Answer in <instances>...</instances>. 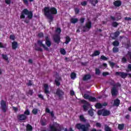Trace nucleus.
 Returning a JSON list of instances; mask_svg holds the SVG:
<instances>
[{"mask_svg":"<svg viewBox=\"0 0 131 131\" xmlns=\"http://www.w3.org/2000/svg\"><path fill=\"white\" fill-rule=\"evenodd\" d=\"M118 129L122 130L124 128V124H119L118 126Z\"/></svg>","mask_w":131,"mask_h":131,"instance_id":"nucleus-30","label":"nucleus"},{"mask_svg":"<svg viewBox=\"0 0 131 131\" xmlns=\"http://www.w3.org/2000/svg\"><path fill=\"white\" fill-rule=\"evenodd\" d=\"M18 42L15 41H13L11 45L12 50H16V49L18 48Z\"/></svg>","mask_w":131,"mask_h":131,"instance_id":"nucleus-16","label":"nucleus"},{"mask_svg":"<svg viewBox=\"0 0 131 131\" xmlns=\"http://www.w3.org/2000/svg\"><path fill=\"white\" fill-rule=\"evenodd\" d=\"M2 57L4 60H5V61H7V62L9 63V57H8V56L7 55L2 54Z\"/></svg>","mask_w":131,"mask_h":131,"instance_id":"nucleus-32","label":"nucleus"},{"mask_svg":"<svg viewBox=\"0 0 131 131\" xmlns=\"http://www.w3.org/2000/svg\"><path fill=\"white\" fill-rule=\"evenodd\" d=\"M95 108H96V109H101V108H102L103 105L100 103H97L95 105Z\"/></svg>","mask_w":131,"mask_h":131,"instance_id":"nucleus-24","label":"nucleus"},{"mask_svg":"<svg viewBox=\"0 0 131 131\" xmlns=\"http://www.w3.org/2000/svg\"><path fill=\"white\" fill-rule=\"evenodd\" d=\"M55 83L56 85H57V86H60V85H61V83L60 82V81H59V80H58V79H55Z\"/></svg>","mask_w":131,"mask_h":131,"instance_id":"nucleus-38","label":"nucleus"},{"mask_svg":"<svg viewBox=\"0 0 131 131\" xmlns=\"http://www.w3.org/2000/svg\"><path fill=\"white\" fill-rule=\"evenodd\" d=\"M36 51H38V52H42V49L41 48L38 47L37 48H35Z\"/></svg>","mask_w":131,"mask_h":131,"instance_id":"nucleus-63","label":"nucleus"},{"mask_svg":"<svg viewBox=\"0 0 131 131\" xmlns=\"http://www.w3.org/2000/svg\"><path fill=\"white\" fill-rule=\"evenodd\" d=\"M120 35V32H119V31H116L114 34L115 37H118V36H119Z\"/></svg>","mask_w":131,"mask_h":131,"instance_id":"nucleus-39","label":"nucleus"},{"mask_svg":"<svg viewBox=\"0 0 131 131\" xmlns=\"http://www.w3.org/2000/svg\"><path fill=\"white\" fill-rule=\"evenodd\" d=\"M43 11L45 16H46L47 18L49 20L50 23L54 21V16L53 15H57V14H58L57 8L55 7H45Z\"/></svg>","mask_w":131,"mask_h":131,"instance_id":"nucleus-1","label":"nucleus"},{"mask_svg":"<svg viewBox=\"0 0 131 131\" xmlns=\"http://www.w3.org/2000/svg\"><path fill=\"white\" fill-rule=\"evenodd\" d=\"M37 44L40 46V47H42V48L44 49V50H45V51H47L48 52H49V48H48L47 47H46V45H45V44L42 43V41L40 40H38L37 41Z\"/></svg>","mask_w":131,"mask_h":131,"instance_id":"nucleus-11","label":"nucleus"},{"mask_svg":"<svg viewBox=\"0 0 131 131\" xmlns=\"http://www.w3.org/2000/svg\"><path fill=\"white\" fill-rule=\"evenodd\" d=\"M81 5L83 7H85V6H86L88 5V2L86 1L82 2H81Z\"/></svg>","mask_w":131,"mask_h":131,"instance_id":"nucleus-48","label":"nucleus"},{"mask_svg":"<svg viewBox=\"0 0 131 131\" xmlns=\"http://www.w3.org/2000/svg\"><path fill=\"white\" fill-rule=\"evenodd\" d=\"M1 109L2 112L6 113L9 110V106L7 104V101L2 100L1 101Z\"/></svg>","mask_w":131,"mask_h":131,"instance_id":"nucleus-4","label":"nucleus"},{"mask_svg":"<svg viewBox=\"0 0 131 131\" xmlns=\"http://www.w3.org/2000/svg\"><path fill=\"white\" fill-rule=\"evenodd\" d=\"M27 84L28 86H31V85H32V81L31 80H29V82Z\"/></svg>","mask_w":131,"mask_h":131,"instance_id":"nucleus-58","label":"nucleus"},{"mask_svg":"<svg viewBox=\"0 0 131 131\" xmlns=\"http://www.w3.org/2000/svg\"><path fill=\"white\" fill-rule=\"evenodd\" d=\"M23 2L24 4V5H26V6H28L29 3H28V0H23Z\"/></svg>","mask_w":131,"mask_h":131,"instance_id":"nucleus-56","label":"nucleus"},{"mask_svg":"<svg viewBox=\"0 0 131 131\" xmlns=\"http://www.w3.org/2000/svg\"><path fill=\"white\" fill-rule=\"evenodd\" d=\"M53 40L55 43L59 45L61 42V36L59 34H55L53 36Z\"/></svg>","mask_w":131,"mask_h":131,"instance_id":"nucleus-10","label":"nucleus"},{"mask_svg":"<svg viewBox=\"0 0 131 131\" xmlns=\"http://www.w3.org/2000/svg\"><path fill=\"white\" fill-rule=\"evenodd\" d=\"M50 129L51 131H61V129L57 128L54 125H50Z\"/></svg>","mask_w":131,"mask_h":131,"instance_id":"nucleus-20","label":"nucleus"},{"mask_svg":"<svg viewBox=\"0 0 131 131\" xmlns=\"http://www.w3.org/2000/svg\"><path fill=\"white\" fill-rule=\"evenodd\" d=\"M17 119L20 121H23L27 119V116L24 114H20L17 116Z\"/></svg>","mask_w":131,"mask_h":131,"instance_id":"nucleus-13","label":"nucleus"},{"mask_svg":"<svg viewBox=\"0 0 131 131\" xmlns=\"http://www.w3.org/2000/svg\"><path fill=\"white\" fill-rule=\"evenodd\" d=\"M100 60H102L103 61H107V60H108V58L106 57V56L104 55H101L100 56Z\"/></svg>","mask_w":131,"mask_h":131,"instance_id":"nucleus-40","label":"nucleus"},{"mask_svg":"<svg viewBox=\"0 0 131 131\" xmlns=\"http://www.w3.org/2000/svg\"><path fill=\"white\" fill-rule=\"evenodd\" d=\"M71 41V38H70V37H69V36H67L66 37V41L64 42V43H66V45H68Z\"/></svg>","mask_w":131,"mask_h":131,"instance_id":"nucleus-25","label":"nucleus"},{"mask_svg":"<svg viewBox=\"0 0 131 131\" xmlns=\"http://www.w3.org/2000/svg\"><path fill=\"white\" fill-rule=\"evenodd\" d=\"M118 52H119V48H118V47H114L113 48V53L115 54L118 53Z\"/></svg>","mask_w":131,"mask_h":131,"instance_id":"nucleus-33","label":"nucleus"},{"mask_svg":"<svg viewBox=\"0 0 131 131\" xmlns=\"http://www.w3.org/2000/svg\"><path fill=\"white\" fill-rule=\"evenodd\" d=\"M85 20V19L83 17L80 18V22L81 24H83V23H84Z\"/></svg>","mask_w":131,"mask_h":131,"instance_id":"nucleus-50","label":"nucleus"},{"mask_svg":"<svg viewBox=\"0 0 131 131\" xmlns=\"http://www.w3.org/2000/svg\"><path fill=\"white\" fill-rule=\"evenodd\" d=\"M38 97L39 99H41V100H45V98H43V96L41 94H38Z\"/></svg>","mask_w":131,"mask_h":131,"instance_id":"nucleus-60","label":"nucleus"},{"mask_svg":"<svg viewBox=\"0 0 131 131\" xmlns=\"http://www.w3.org/2000/svg\"><path fill=\"white\" fill-rule=\"evenodd\" d=\"M101 73V71H100V69L96 68L95 69V74H96V75H100Z\"/></svg>","mask_w":131,"mask_h":131,"instance_id":"nucleus-41","label":"nucleus"},{"mask_svg":"<svg viewBox=\"0 0 131 131\" xmlns=\"http://www.w3.org/2000/svg\"><path fill=\"white\" fill-rule=\"evenodd\" d=\"M80 103L84 104V105L82 106L84 111H85V112L88 111L89 110V107H90V103L86 101V100L83 99L80 100Z\"/></svg>","mask_w":131,"mask_h":131,"instance_id":"nucleus-8","label":"nucleus"},{"mask_svg":"<svg viewBox=\"0 0 131 131\" xmlns=\"http://www.w3.org/2000/svg\"><path fill=\"white\" fill-rule=\"evenodd\" d=\"M71 23H72L73 24H75V23H77L78 22V18H71Z\"/></svg>","mask_w":131,"mask_h":131,"instance_id":"nucleus-27","label":"nucleus"},{"mask_svg":"<svg viewBox=\"0 0 131 131\" xmlns=\"http://www.w3.org/2000/svg\"><path fill=\"white\" fill-rule=\"evenodd\" d=\"M104 131H112V129L107 124H104Z\"/></svg>","mask_w":131,"mask_h":131,"instance_id":"nucleus-23","label":"nucleus"},{"mask_svg":"<svg viewBox=\"0 0 131 131\" xmlns=\"http://www.w3.org/2000/svg\"><path fill=\"white\" fill-rule=\"evenodd\" d=\"M121 61L122 63H123L124 64H125V63L127 62V59H126V58H125V57H123L122 58Z\"/></svg>","mask_w":131,"mask_h":131,"instance_id":"nucleus-44","label":"nucleus"},{"mask_svg":"<svg viewBox=\"0 0 131 131\" xmlns=\"http://www.w3.org/2000/svg\"><path fill=\"white\" fill-rule=\"evenodd\" d=\"M79 119L80 121H82V122H85V121H86V120L85 119V118H84V117H83V116L82 115L80 116Z\"/></svg>","mask_w":131,"mask_h":131,"instance_id":"nucleus-36","label":"nucleus"},{"mask_svg":"<svg viewBox=\"0 0 131 131\" xmlns=\"http://www.w3.org/2000/svg\"><path fill=\"white\" fill-rule=\"evenodd\" d=\"M114 86H115L116 88H117V86L120 88L121 87V84L119 82H118L115 85H114Z\"/></svg>","mask_w":131,"mask_h":131,"instance_id":"nucleus-57","label":"nucleus"},{"mask_svg":"<svg viewBox=\"0 0 131 131\" xmlns=\"http://www.w3.org/2000/svg\"><path fill=\"white\" fill-rule=\"evenodd\" d=\"M111 20H112L113 21H118L119 19H121V17L120 16L119 18H116L115 16H110Z\"/></svg>","mask_w":131,"mask_h":131,"instance_id":"nucleus-37","label":"nucleus"},{"mask_svg":"<svg viewBox=\"0 0 131 131\" xmlns=\"http://www.w3.org/2000/svg\"><path fill=\"white\" fill-rule=\"evenodd\" d=\"M110 66L112 68H114V66H115V63L112 62V61H109L108 62Z\"/></svg>","mask_w":131,"mask_h":131,"instance_id":"nucleus-46","label":"nucleus"},{"mask_svg":"<svg viewBox=\"0 0 131 131\" xmlns=\"http://www.w3.org/2000/svg\"><path fill=\"white\" fill-rule=\"evenodd\" d=\"M74 11L76 15L79 14V12H80V10L78 8H75L74 9Z\"/></svg>","mask_w":131,"mask_h":131,"instance_id":"nucleus-43","label":"nucleus"},{"mask_svg":"<svg viewBox=\"0 0 131 131\" xmlns=\"http://www.w3.org/2000/svg\"><path fill=\"white\" fill-rule=\"evenodd\" d=\"M112 45L114 47H119V41L116 40L113 42Z\"/></svg>","mask_w":131,"mask_h":131,"instance_id":"nucleus-29","label":"nucleus"},{"mask_svg":"<svg viewBox=\"0 0 131 131\" xmlns=\"http://www.w3.org/2000/svg\"><path fill=\"white\" fill-rule=\"evenodd\" d=\"M97 114L99 116L102 115V116H109L110 115V111L105 110L104 108L98 110L97 111Z\"/></svg>","mask_w":131,"mask_h":131,"instance_id":"nucleus-6","label":"nucleus"},{"mask_svg":"<svg viewBox=\"0 0 131 131\" xmlns=\"http://www.w3.org/2000/svg\"><path fill=\"white\" fill-rule=\"evenodd\" d=\"M76 128L77 129H81L82 131H89L91 127V124L87 123L86 124H82L81 123H77L75 125Z\"/></svg>","mask_w":131,"mask_h":131,"instance_id":"nucleus-3","label":"nucleus"},{"mask_svg":"<svg viewBox=\"0 0 131 131\" xmlns=\"http://www.w3.org/2000/svg\"><path fill=\"white\" fill-rule=\"evenodd\" d=\"M99 55H100V52L98 50H96L95 51H94V52L93 53V54H92V57H96L97 56H99Z\"/></svg>","mask_w":131,"mask_h":131,"instance_id":"nucleus-28","label":"nucleus"},{"mask_svg":"<svg viewBox=\"0 0 131 131\" xmlns=\"http://www.w3.org/2000/svg\"><path fill=\"white\" fill-rule=\"evenodd\" d=\"M89 101H90V102H97V98L90 96L89 99Z\"/></svg>","mask_w":131,"mask_h":131,"instance_id":"nucleus-26","label":"nucleus"},{"mask_svg":"<svg viewBox=\"0 0 131 131\" xmlns=\"http://www.w3.org/2000/svg\"><path fill=\"white\" fill-rule=\"evenodd\" d=\"M30 115V112H29V110H27L25 112H24V115Z\"/></svg>","mask_w":131,"mask_h":131,"instance_id":"nucleus-51","label":"nucleus"},{"mask_svg":"<svg viewBox=\"0 0 131 131\" xmlns=\"http://www.w3.org/2000/svg\"><path fill=\"white\" fill-rule=\"evenodd\" d=\"M60 53L62 55H66V51L64 49L60 50Z\"/></svg>","mask_w":131,"mask_h":131,"instance_id":"nucleus-49","label":"nucleus"},{"mask_svg":"<svg viewBox=\"0 0 131 131\" xmlns=\"http://www.w3.org/2000/svg\"><path fill=\"white\" fill-rule=\"evenodd\" d=\"M32 113L33 114H34V115H36V114H37V113H38V110L36 108H34L32 110Z\"/></svg>","mask_w":131,"mask_h":131,"instance_id":"nucleus-42","label":"nucleus"},{"mask_svg":"<svg viewBox=\"0 0 131 131\" xmlns=\"http://www.w3.org/2000/svg\"><path fill=\"white\" fill-rule=\"evenodd\" d=\"M88 114L91 116H94V109L92 108L88 111Z\"/></svg>","mask_w":131,"mask_h":131,"instance_id":"nucleus-31","label":"nucleus"},{"mask_svg":"<svg viewBox=\"0 0 131 131\" xmlns=\"http://www.w3.org/2000/svg\"><path fill=\"white\" fill-rule=\"evenodd\" d=\"M43 87L45 94L49 95V94H50V91H49V85L48 84H45Z\"/></svg>","mask_w":131,"mask_h":131,"instance_id":"nucleus-15","label":"nucleus"},{"mask_svg":"<svg viewBox=\"0 0 131 131\" xmlns=\"http://www.w3.org/2000/svg\"><path fill=\"white\" fill-rule=\"evenodd\" d=\"M71 78L72 79H75L76 78V73L73 72L71 74Z\"/></svg>","mask_w":131,"mask_h":131,"instance_id":"nucleus-35","label":"nucleus"},{"mask_svg":"<svg viewBox=\"0 0 131 131\" xmlns=\"http://www.w3.org/2000/svg\"><path fill=\"white\" fill-rule=\"evenodd\" d=\"M90 97H91V96L88 95L87 94H84L83 96L84 99H85L86 100H89V99H90Z\"/></svg>","mask_w":131,"mask_h":131,"instance_id":"nucleus-47","label":"nucleus"},{"mask_svg":"<svg viewBox=\"0 0 131 131\" xmlns=\"http://www.w3.org/2000/svg\"><path fill=\"white\" fill-rule=\"evenodd\" d=\"M55 32L58 33V34L59 35L61 33V32H62V30H61V28H57L55 30Z\"/></svg>","mask_w":131,"mask_h":131,"instance_id":"nucleus-45","label":"nucleus"},{"mask_svg":"<svg viewBox=\"0 0 131 131\" xmlns=\"http://www.w3.org/2000/svg\"><path fill=\"white\" fill-rule=\"evenodd\" d=\"M64 93L61 89L58 88L56 90V95L58 97L60 100H62L63 99V96L64 95Z\"/></svg>","mask_w":131,"mask_h":131,"instance_id":"nucleus-9","label":"nucleus"},{"mask_svg":"<svg viewBox=\"0 0 131 131\" xmlns=\"http://www.w3.org/2000/svg\"><path fill=\"white\" fill-rule=\"evenodd\" d=\"M40 122H41V125L42 126H45V125H47V123L46 122V121H41Z\"/></svg>","mask_w":131,"mask_h":131,"instance_id":"nucleus-59","label":"nucleus"},{"mask_svg":"<svg viewBox=\"0 0 131 131\" xmlns=\"http://www.w3.org/2000/svg\"><path fill=\"white\" fill-rule=\"evenodd\" d=\"M38 36L40 38H41L42 37H43V33H39V34H38Z\"/></svg>","mask_w":131,"mask_h":131,"instance_id":"nucleus-62","label":"nucleus"},{"mask_svg":"<svg viewBox=\"0 0 131 131\" xmlns=\"http://www.w3.org/2000/svg\"><path fill=\"white\" fill-rule=\"evenodd\" d=\"M121 4H122L121 1L119 0L116 1L113 3L114 6H115V7H120V6H121Z\"/></svg>","mask_w":131,"mask_h":131,"instance_id":"nucleus-17","label":"nucleus"},{"mask_svg":"<svg viewBox=\"0 0 131 131\" xmlns=\"http://www.w3.org/2000/svg\"><path fill=\"white\" fill-rule=\"evenodd\" d=\"M120 105V100L118 98L114 100V106H116V107H118Z\"/></svg>","mask_w":131,"mask_h":131,"instance_id":"nucleus-18","label":"nucleus"},{"mask_svg":"<svg viewBox=\"0 0 131 131\" xmlns=\"http://www.w3.org/2000/svg\"><path fill=\"white\" fill-rule=\"evenodd\" d=\"M10 39H11V40H15V35H10L9 37Z\"/></svg>","mask_w":131,"mask_h":131,"instance_id":"nucleus-52","label":"nucleus"},{"mask_svg":"<svg viewBox=\"0 0 131 131\" xmlns=\"http://www.w3.org/2000/svg\"><path fill=\"white\" fill-rule=\"evenodd\" d=\"M111 94L112 96H117V95H118V90H117V89H116L115 86H114L111 89Z\"/></svg>","mask_w":131,"mask_h":131,"instance_id":"nucleus-12","label":"nucleus"},{"mask_svg":"<svg viewBox=\"0 0 131 131\" xmlns=\"http://www.w3.org/2000/svg\"><path fill=\"white\" fill-rule=\"evenodd\" d=\"M28 94L30 95V96H32V95H33V90H29Z\"/></svg>","mask_w":131,"mask_h":131,"instance_id":"nucleus-55","label":"nucleus"},{"mask_svg":"<svg viewBox=\"0 0 131 131\" xmlns=\"http://www.w3.org/2000/svg\"><path fill=\"white\" fill-rule=\"evenodd\" d=\"M92 28V21H89L86 23L84 26H83L82 32H86L90 31V29Z\"/></svg>","mask_w":131,"mask_h":131,"instance_id":"nucleus-7","label":"nucleus"},{"mask_svg":"<svg viewBox=\"0 0 131 131\" xmlns=\"http://www.w3.org/2000/svg\"><path fill=\"white\" fill-rule=\"evenodd\" d=\"M115 75L116 76H120L121 78H123V79H124V78H126L127 75H128V77H130L131 78L130 73H125L123 72H116L115 73Z\"/></svg>","mask_w":131,"mask_h":131,"instance_id":"nucleus-5","label":"nucleus"},{"mask_svg":"<svg viewBox=\"0 0 131 131\" xmlns=\"http://www.w3.org/2000/svg\"><path fill=\"white\" fill-rule=\"evenodd\" d=\"M45 43L47 47H50L51 46H52V42H51V40H50V37L49 36H47L45 37Z\"/></svg>","mask_w":131,"mask_h":131,"instance_id":"nucleus-14","label":"nucleus"},{"mask_svg":"<svg viewBox=\"0 0 131 131\" xmlns=\"http://www.w3.org/2000/svg\"><path fill=\"white\" fill-rule=\"evenodd\" d=\"M112 25L113 27H115V28H116L118 25H119V23H117V21H114L112 23Z\"/></svg>","mask_w":131,"mask_h":131,"instance_id":"nucleus-34","label":"nucleus"},{"mask_svg":"<svg viewBox=\"0 0 131 131\" xmlns=\"http://www.w3.org/2000/svg\"><path fill=\"white\" fill-rule=\"evenodd\" d=\"M26 131H32L33 130V128L32 127V126L30 125V124H28L26 125Z\"/></svg>","mask_w":131,"mask_h":131,"instance_id":"nucleus-21","label":"nucleus"},{"mask_svg":"<svg viewBox=\"0 0 131 131\" xmlns=\"http://www.w3.org/2000/svg\"><path fill=\"white\" fill-rule=\"evenodd\" d=\"M103 76H107V75H109V73L107 72H103L102 73Z\"/></svg>","mask_w":131,"mask_h":131,"instance_id":"nucleus-61","label":"nucleus"},{"mask_svg":"<svg viewBox=\"0 0 131 131\" xmlns=\"http://www.w3.org/2000/svg\"><path fill=\"white\" fill-rule=\"evenodd\" d=\"M91 78H92V76H91L90 74H86L83 77V80L85 81L86 80H89V79H91Z\"/></svg>","mask_w":131,"mask_h":131,"instance_id":"nucleus-19","label":"nucleus"},{"mask_svg":"<svg viewBox=\"0 0 131 131\" xmlns=\"http://www.w3.org/2000/svg\"><path fill=\"white\" fill-rule=\"evenodd\" d=\"M124 20L125 21H130L131 20V17H126L124 18Z\"/></svg>","mask_w":131,"mask_h":131,"instance_id":"nucleus-64","label":"nucleus"},{"mask_svg":"<svg viewBox=\"0 0 131 131\" xmlns=\"http://www.w3.org/2000/svg\"><path fill=\"white\" fill-rule=\"evenodd\" d=\"M5 2L6 5H11V0H5Z\"/></svg>","mask_w":131,"mask_h":131,"instance_id":"nucleus-53","label":"nucleus"},{"mask_svg":"<svg viewBox=\"0 0 131 131\" xmlns=\"http://www.w3.org/2000/svg\"><path fill=\"white\" fill-rule=\"evenodd\" d=\"M25 15L27 16L29 20H31L33 18V12L27 9H24L20 13V19H25Z\"/></svg>","mask_w":131,"mask_h":131,"instance_id":"nucleus-2","label":"nucleus"},{"mask_svg":"<svg viewBox=\"0 0 131 131\" xmlns=\"http://www.w3.org/2000/svg\"><path fill=\"white\" fill-rule=\"evenodd\" d=\"M90 4L93 6V7H96V5L99 3L98 0H90Z\"/></svg>","mask_w":131,"mask_h":131,"instance_id":"nucleus-22","label":"nucleus"},{"mask_svg":"<svg viewBox=\"0 0 131 131\" xmlns=\"http://www.w3.org/2000/svg\"><path fill=\"white\" fill-rule=\"evenodd\" d=\"M96 127H99V128H101V127H102V124L99 122H97L96 123Z\"/></svg>","mask_w":131,"mask_h":131,"instance_id":"nucleus-54","label":"nucleus"}]
</instances>
